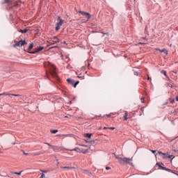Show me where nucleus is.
<instances>
[{"mask_svg": "<svg viewBox=\"0 0 178 178\" xmlns=\"http://www.w3.org/2000/svg\"><path fill=\"white\" fill-rule=\"evenodd\" d=\"M50 132H51L52 134H56V133H58V129H51V130H50Z\"/></svg>", "mask_w": 178, "mask_h": 178, "instance_id": "4be33fe9", "label": "nucleus"}, {"mask_svg": "<svg viewBox=\"0 0 178 178\" xmlns=\"http://www.w3.org/2000/svg\"><path fill=\"white\" fill-rule=\"evenodd\" d=\"M82 172H83L85 175H88V176H91L92 175L91 172L87 170H83Z\"/></svg>", "mask_w": 178, "mask_h": 178, "instance_id": "dca6fc26", "label": "nucleus"}, {"mask_svg": "<svg viewBox=\"0 0 178 178\" xmlns=\"http://www.w3.org/2000/svg\"><path fill=\"white\" fill-rule=\"evenodd\" d=\"M40 172H42V173H47L48 172L47 170H40Z\"/></svg>", "mask_w": 178, "mask_h": 178, "instance_id": "bb28decb", "label": "nucleus"}, {"mask_svg": "<svg viewBox=\"0 0 178 178\" xmlns=\"http://www.w3.org/2000/svg\"><path fill=\"white\" fill-rule=\"evenodd\" d=\"M66 151H76V152H81V150H80V147H76L74 149H66Z\"/></svg>", "mask_w": 178, "mask_h": 178, "instance_id": "2eb2a0df", "label": "nucleus"}, {"mask_svg": "<svg viewBox=\"0 0 178 178\" xmlns=\"http://www.w3.org/2000/svg\"><path fill=\"white\" fill-rule=\"evenodd\" d=\"M158 51H159L160 52H163V54H165V55H168V50H166V49H158Z\"/></svg>", "mask_w": 178, "mask_h": 178, "instance_id": "f3484780", "label": "nucleus"}, {"mask_svg": "<svg viewBox=\"0 0 178 178\" xmlns=\"http://www.w3.org/2000/svg\"><path fill=\"white\" fill-rule=\"evenodd\" d=\"M124 120H127V119H130V116L129 115V112L124 111Z\"/></svg>", "mask_w": 178, "mask_h": 178, "instance_id": "4468645a", "label": "nucleus"}, {"mask_svg": "<svg viewBox=\"0 0 178 178\" xmlns=\"http://www.w3.org/2000/svg\"><path fill=\"white\" fill-rule=\"evenodd\" d=\"M173 158H175V156H173ZM173 158L171 159V161L173 159Z\"/></svg>", "mask_w": 178, "mask_h": 178, "instance_id": "37998d69", "label": "nucleus"}, {"mask_svg": "<svg viewBox=\"0 0 178 178\" xmlns=\"http://www.w3.org/2000/svg\"><path fill=\"white\" fill-rule=\"evenodd\" d=\"M147 80H149V75H147Z\"/></svg>", "mask_w": 178, "mask_h": 178, "instance_id": "e433bc0d", "label": "nucleus"}, {"mask_svg": "<svg viewBox=\"0 0 178 178\" xmlns=\"http://www.w3.org/2000/svg\"><path fill=\"white\" fill-rule=\"evenodd\" d=\"M44 49V47L40 46L38 48L36 49L34 51H31L29 54H37V52H40V51H42Z\"/></svg>", "mask_w": 178, "mask_h": 178, "instance_id": "9d476101", "label": "nucleus"}, {"mask_svg": "<svg viewBox=\"0 0 178 178\" xmlns=\"http://www.w3.org/2000/svg\"><path fill=\"white\" fill-rule=\"evenodd\" d=\"M44 67H47L51 73V76L56 77V67L55 65L51 63L49 61H45L44 63Z\"/></svg>", "mask_w": 178, "mask_h": 178, "instance_id": "f257e3e1", "label": "nucleus"}, {"mask_svg": "<svg viewBox=\"0 0 178 178\" xmlns=\"http://www.w3.org/2000/svg\"><path fill=\"white\" fill-rule=\"evenodd\" d=\"M161 73L162 74H164V76H165V77H167L166 71H165V70H161Z\"/></svg>", "mask_w": 178, "mask_h": 178, "instance_id": "5701e85b", "label": "nucleus"}, {"mask_svg": "<svg viewBox=\"0 0 178 178\" xmlns=\"http://www.w3.org/2000/svg\"><path fill=\"white\" fill-rule=\"evenodd\" d=\"M24 155H29V154H28V153H25V152H24Z\"/></svg>", "mask_w": 178, "mask_h": 178, "instance_id": "58836bf2", "label": "nucleus"}, {"mask_svg": "<svg viewBox=\"0 0 178 178\" xmlns=\"http://www.w3.org/2000/svg\"><path fill=\"white\" fill-rule=\"evenodd\" d=\"M107 118H111V114L106 115Z\"/></svg>", "mask_w": 178, "mask_h": 178, "instance_id": "72a5a7b5", "label": "nucleus"}, {"mask_svg": "<svg viewBox=\"0 0 178 178\" xmlns=\"http://www.w3.org/2000/svg\"><path fill=\"white\" fill-rule=\"evenodd\" d=\"M1 95H12L13 97H20V95L10 94L6 92L0 93V97H1Z\"/></svg>", "mask_w": 178, "mask_h": 178, "instance_id": "f8f14e48", "label": "nucleus"}, {"mask_svg": "<svg viewBox=\"0 0 178 178\" xmlns=\"http://www.w3.org/2000/svg\"><path fill=\"white\" fill-rule=\"evenodd\" d=\"M176 101H178V96L176 97Z\"/></svg>", "mask_w": 178, "mask_h": 178, "instance_id": "4c0bfd02", "label": "nucleus"}, {"mask_svg": "<svg viewBox=\"0 0 178 178\" xmlns=\"http://www.w3.org/2000/svg\"><path fill=\"white\" fill-rule=\"evenodd\" d=\"M159 155H161V158L163 159H166L168 158V154L166 153H162V152H158Z\"/></svg>", "mask_w": 178, "mask_h": 178, "instance_id": "9b49d317", "label": "nucleus"}, {"mask_svg": "<svg viewBox=\"0 0 178 178\" xmlns=\"http://www.w3.org/2000/svg\"><path fill=\"white\" fill-rule=\"evenodd\" d=\"M172 155H168V158L169 159H172Z\"/></svg>", "mask_w": 178, "mask_h": 178, "instance_id": "c756f323", "label": "nucleus"}, {"mask_svg": "<svg viewBox=\"0 0 178 178\" xmlns=\"http://www.w3.org/2000/svg\"><path fill=\"white\" fill-rule=\"evenodd\" d=\"M103 129H104V130H106V129H108V127H104Z\"/></svg>", "mask_w": 178, "mask_h": 178, "instance_id": "f704fd0d", "label": "nucleus"}, {"mask_svg": "<svg viewBox=\"0 0 178 178\" xmlns=\"http://www.w3.org/2000/svg\"><path fill=\"white\" fill-rule=\"evenodd\" d=\"M156 165L157 166H159V168H160V169H161V170H166V172H172V170L170 169L163 167L165 166V164H163V163H157Z\"/></svg>", "mask_w": 178, "mask_h": 178, "instance_id": "423d86ee", "label": "nucleus"}, {"mask_svg": "<svg viewBox=\"0 0 178 178\" xmlns=\"http://www.w3.org/2000/svg\"><path fill=\"white\" fill-rule=\"evenodd\" d=\"M67 83H69V84L72 86V87H74V88H76V87H77V85L79 84V83H80L79 81H76L75 82L74 80H72L70 79H67Z\"/></svg>", "mask_w": 178, "mask_h": 178, "instance_id": "20e7f679", "label": "nucleus"}, {"mask_svg": "<svg viewBox=\"0 0 178 178\" xmlns=\"http://www.w3.org/2000/svg\"><path fill=\"white\" fill-rule=\"evenodd\" d=\"M119 159V162L120 163H128L130 164V163L133 162V159H130V158H122V157H118Z\"/></svg>", "mask_w": 178, "mask_h": 178, "instance_id": "f03ea898", "label": "nucleus"}, {"mask_svg": "<svg viewBox=\"0 0 178 178\" xmlns=\"http://www.w3.org/2000/svg\"><path fill=\"white\" fill-rule=\"evenodd\" d=\"M41 154H40V153H38V154H35V155H40Z\"/></svg>", "mask_w": 178, "mask_h": 178, "instance_id": "a19ab883", "label": "nucleus"}, {"mask_svg": "<svg viewBox=\"0 0 178 178\" xmlns=\"http://www.w3.org/2000/svg\"><path fill=\"white\" fill-rule=\"evenodd\" d=\"M106 170H111V167H106Z\"/></svg>", "mask_w": 178, "mask_h": 178, "instance_id": "c85d7f7f", "label": "nucleus"}, {"mask_svg": "<svg viewBox=\"0 0 178 178\" xmlns=\"http://www.w3.org/2000/svg\"><path fill=\"white\" fill-rule=\"evenodd\" d=\"M58 20H59V22L56 23V31H58L62 24H63V20L60 19V17H58Z\"/></svg>", "mask_w": 178, "mask_h": 178, "instance_id": "7ed1b4c3", "label": "nucleus"}, {"mask_svg": "<svg viewBox=\"0 0 178 178\" xmlns=\"http://www.w3.org/2000/svg\"><path fill=\"white\" fill-rule=\"evenodd\" d=\"M23 45H27V42L26 40H20L19 42H17L15 44H13L14 48L15 47H23Z\"/></svg>", "mask_w": 178, "mask_h": 178, "instance_id": "39448f33", "label": "nucleus"}, {"mask_svg": "<svg viewBox=\"0 0 178 178\" xmlns=\"http://www.w3.org/2000/svg\"><path fill=\"white\" fill-rule=\"evenodd\" d=\"M79 13H81L82 16H86L87 17L86 22H88V20L91 19V15H90V13H86L84 11H79Z\"/></svg>", "mask_w": 178, "mask_h": 178, "instance_id": "6e6552de", "label": "nucleus"}, {"mask_svg": "<svg viewBox=\"0 0 178 178\" xmlns=\"http://www.w3.org/2000/svg\"><path fill=\"white\" fill-rule=\"evenodd\" d=\"M33 47H34V44L31 43L29 47H28V51H31V49H33Z\"/></svg>", "mask_w": 178, "mask_h": 178, "instance_id": "aec40b11", "label": "nucleus"}, {"mask_svg": "<svg viewBox=\"0 0 178 178\" xmlns=\"http://www.w3.org/2000/svg\"><path fill=\"white\" fill-rule=\"evenodd\" d=\"M131 2H136V0H131Z\"/></svg>", "mask_w": 178, "mask_h": 178, "instance_id": "c9c22d12", "label": "nucleus"}, {"mask_svg": "<svg viewBox=\"0 0 178 178\" xmlns=\"http://www.w3.org/2000/svg\"><path fill=\"white\" fill-rule=\"evenodd\" d=\"M52 149L55 152H58L59 151H63V149H66L62 146L59 147V146H51Z\"/></svg>", "mask_w": 178, "mask_h": 178, "instance_id": "0eeeda50", "label": "nucleus"}, {"mask_svg": "<svg viewBox=\"0 0 178 178\" xmlns=\"http://www.w3.org/2000/svg\"><path fill=\"white\" fill-rule=\"evenodd\" d=\"M141 102H142V103H144V98H142V99H141Z\"/></svg>", "mask_w": 178, "mask_h": 178, "instance_id": "473e14b6", "label": "nucleus"}, {"mask_svg": "<svg viewBox=\"0 0 178 178\" xmlns=\"http://www.w3.org/2000/svg\"><path fill=\"white\" fill-rule=\"evenodd\" d=\"M18 31H19V33H22V34H25V33H27V31H29V29H24V30L20 29V30H19Z\"/></svg>", "mask_w": 178, "mask_h": 178, "instance_id": "a211bd4d", "label": "nucleus"}, {"mask_svg": "<svg viewBox=\"0 0 178 178\" xmlns=\"http://www.w3.org/2000/svg\"><path fill=\"white\" fill-rule=\"evenodd\" d=\"M61 169H67V170H72L74 169V167H60Z\"/></svg>", "mask_w": 178, "mask_h": 178, "instance_id": "6ab92c4d", "label": "nucleus"}, {"mask_svg": "<svg viewBox=\"0 0 178 178\" xmlns=\"http://www.w3.org/2000/svg\"><path fill=\"white\" fill-rule=\"evenodd\" d=\"M135 76H138V72H134Z\"/></svg>", "mask_w": 178, "mask_h": 178, "instance_id": "2f4dec72", "label": "nucleus"}, {"mask_svg": "<svg viewBox=\"0 0 178 178\" xmlns=\"http://www.w3.org/2000/svg\"><path fill=\"white\" fill-rule=\"evenodd\" d=\"M86 137H87L88 138H91V135H90V134H86Z\"/></svg>", "mask_w": 178, "mask_h": 178, "instance_id": "a878e982", "label": "nucleus"}, {"mask_svg": "<svg viewBox=\"0 0 178 178\" xmlns=\"http://www.w3.org/2000/svg\"><path fill=\"white\" fill-rule=\"evenodd\" d=\"M11 173H12L13 175H17L18 176H20V175H22V173H23V170L20 171L19 172H11Z\"/></svg>", "mask_w": 178, "mask_h": 178, "instance_id": "412c9836", "label": "nucleus"}, {"mask_svg": "<svg viewBox=\"0 0 178 178\" xmlns=\"http://www.w3.org/2000/svg\"><path fill=\"white\" fill-rule=\"evenodd\" d=\"M80 151L82 152V154H86V152H88V148H87V145H82V147H80Z\"/></svg>", "mask_w": 178, "mask_h": 178, "instance_id": "1a4fd4ad", "label": "nucleus"}, {"mask_svg": "<svg viewBox=\"0 0 178 178\" xmlns=\"http://www.w3.org/2000/svg\"><path fill=\"white\" fill-rule=\"evenodd\" d=\"M61 57L63 58V54H61Z\"/></svg>", "mask_w": 178, "mask_h": 178, "instance_id": "79ce46f5", "label": "nucleus"}, {"mask_svg": "<svg viewBox=\"0 0 178 178\" xmlns=\"http://www.w3.org/2000/svg\"><path fill=\"white\" fill-rule=\"evenodd\" d=\"M44 144L46 145H48L49 147H51L52 148V147H54L53 145H51V144L48 143H44Z\"/></svg>", "mask_w": 178, "mask_h": 178, "instance_id": "b1692460", "label": "nucleus"}, {"mask_svg": "<svg viewBox=\"0 0 178 178\" xmlns=\"http://www.w3.org/2000/svg\"><path fill=\"white\" fill-rule=\"evenodd\" d=\"M16 145V143H13V145Z\"/></svg>", "mask_w": 178, "mask_h": 178, "instance_id": "ea45409f", "label": "nucleus"}, {"mask_svg": "<svg viewBox=\"0 0 178 178\" xmlns=\"http://www.w3.org/2000/svg\"><path fill=\"white\" fill-rule=\"evenodd\" d=\"M5 3H10V0H4Z\"/></svg>", "mask_w": 178, "mask_h": 178, "instance_id": "393cba45", "label": "nucleus"}, {"mask_svg": "<svg viewBox=\"0 0 178 178\" xmlns=\"http://www.w3.org/2000/svg\"><path fill=\"white\" fill-rule=\"evenodd\" d=\"M109 130H115V127H108Z\"/></svg>", "mask_w": 178, "mask_h": 178, "instance_id": "cd10ccee", "label": "nucleus"}, {"mask_svg": "<svg viewBox=\"0 0 178 178\" xmlns=\"http://www.w3.org/2000/svg\"><path fill=\"white\" fill-rule=\"evenodd\" d=\"M151 152H152V154H155V152H156V151H155V150H151Z\"/></svg>", "mask_w": 178, "mask_h": 178, "instance_id": "7c9ffc66", "label": "nucleus"}, {"mask_svg": "<svg viewBox=\"0 0 178 178\" xmlns=\"http://www.w3.org/2000/svg\"><path fill=\"white\" fill-rule=\"evenodd\" d=\"M168 87H170V88H175V83H173L172 81H171L170 79H168Z\"/></svg>", "mask_w": 178, "mask_h": 178, "instance_id": "ddd939ff", "label": "nucleus"}]
</instances>
